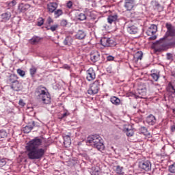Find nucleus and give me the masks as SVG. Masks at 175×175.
Listing matches in <instances>:
<instances>
[{
	"label": "nucleus",
	"instance_id": "f257e3e1",
	"mask_svg": "<svg viewBox=\"0 0 175 175\" xmlns=\"http://www.w3.org/2000/svg\"><path fill=\"white\" fill-rule=\"evenodd\" d=\"M42 143H43V139L36 137L27 144L25 150L29 159H42L44 157L46 149L39 148L42 146Z\"/></svg>",
	"mask_w": 175,
	"mask_h": 175
},
{
	"label": "nucleus",
	"instance_id": "f03ea898",
	"mask_svg": "<svg viewBox=\"0 0 175 175\" xmlns=\"http://www.w3.org/2000/svg\"><path fill=\"white\" fill-rule=\"evenodd\" d=\"M87 143L94 147V148H96L98 151H105V144H103V139L99 135H92L88 137Z\"/></svg>",
	"mask_w": 175,
	"mask_h": 175
},
{
	"label": "nucleus",
	"instance_id": "7ed1b4c3",
	"mask_svg": "<svg viewBox=\"0 0 175 175\" xmlns=\"http://www.w3.org/2000/svg\"><path fill=\"white\" fill-rule=\"evenodd\" d=\"M36 94L38 99L44 105H49V103H51V97L50 96V94L47 92V88L43 86H39L36 89Z\"/></svg>",
	"mask_w": 175,
	"mask_h": 175
},
{
	"label": "nucleus",
	"instance_id": "20e7f679",
	"mask_svg": "<svg viewBox=\"0 0 175 175\" xmlns=\"http://www.w3.org/2000/svg\"><path fill=\"white\" fill-rule=\"evenodd\" d=\"M99 90H100V80L96 79L90 84L88 94H89V95H95L99 92Z\"/></svg>",
	"mask_w": 175,
	"mask_h": 175
},
{
	"label": "nucleus",
	"instance_id": "39448f33",
	"mask_svg": "<svg viewBox=\"0 0 175 175\" xmlns=\"http://www.w3.org/2000/svg\"><path fill=\"white\" fill-rule=\"evenodd\" d=\"M10 81L12 83L11 88L14 91H21L22 90L23 86L21 83L17 80V76L16 75H11L10 77Z\"/></svg>",
	"mask_w": 175,
	"mask_h": 175
},
{
	"label": "nucleus",
	"instance_id": "423d86ee",
	"mask_svg": "<svg viewBox=\"0 0 175 175\" xmlns=\"http://www.w3.org/2000/svg\"><path fill=\"white\" fill-rule=\"evenodd\" d=\"M158 31V27L156 25H151L146 31V35L148 36H150L149 38V40H155L157 39V36L155 33H157Z\"/></svg>",
	"mask_w": 175,
	"mask_h": 175
},
{
	"label": "nucleus",
	"instance_id": "0eeeda50",
	"mask_svg": "<svg viewBox=\"0 0 175 175\" xmlns=\"http://www.w3.org/2000/svg\"><path fill=\"white\" fill-rule=\"evenodd\" d=\"M165 28H167V31L165 32V38H174L175 36V27L172 26L170 23L165 24Z\"/></svg>",
	"mask_w": 175,
	"mask_h": 175
},
{
	"label": "nucleus",
	"instance_id": "6e6552de",
	"mask_svg": "<svg viewBox=\"0 0 175 175\" xmlns=\"http://www.w3.org/2000/svg\"><path fill=\"white\" fill-rule=\"evenodd\" d=\"M139 167L142 171L150 172L151 170V162L148 160L139 163Z\"/></svg>",
	"mask_w": 175,
	"mask_h": 175
},
{
	"label": "nucleus",
	"instance_id": "1a4fd4ad",
	"mask_svg": "<svg viewBox=\"0 0 175 175\" xmlns=\"http://www.w3.org/2000/svg\"><path fill=\"white\" fill-rule=\"evenodd\" d=\"M100 44L104 47H111V46H116V42H114V40L106 37L101 38Z\"/></svg>",
	"mask_w": 175,
	"mask_h": 175
},
{
	"label": "nucleus",
	"instance_id": "9d476101",
	"mask_svg": "<svg viewBox=\"0 0 175 175\" xmlns=\"http://www.w3.org/2000/svg\"><path fill=\"white\" fill-rule=\"evenodd\" d=\"M86 79L88 81H92L96 79V74L93 68H90L86 72Z\"/></svg>",
	"mask_w": 175,
	"mask_h": 175
},
{
	"label": "nucleus",
	"instance_id": "9b49d317",
	"mask_svg": "<svg viewBox=\"0 0 175 175\" xmlns=\"http://www.w3.org/2000/svg\"><path fill=\"white\" fill-rule=\"evenodd\" d=\"M135 0H125L124 8L127 12H131V10H133V8H135Z\"/></svg>",
	"mask_w": 175,
	"mask_h": 175
},
{
	"label": "nucleus",
	"instance_id": "f8f14e48",
	"mask_svg": "<svg viewBox=\"0 0 175 175\" xmlns=\"http://www.w3.org/2000/svg\"><path fill=\"white\" fill-rule=\"evenodd\" d=\"M90 60L94 63L100 61V53L97 51H92L90 53Z\"/></svg>",
	"mask_w": 175,
	"mask_h": 175
},
{
	"label": "nucleus",
	"instance_id": "ddd939ff",
	"mask_svg": "<svg viewBox=\"0 0 175 175\" xmlns=\"http://www.w3.org/2000/svg\"><path fill=\"white\" fill-rule=\"evenodd\" d=\"M35 126H36V123H35V121L31 120L29 122L28 125L23 128L24 133H29V132H31V131H32Z\"/></svg>",
	"mask_w": 175,
	"mask_h": 175
},
{
	"label": "nucleus",
	"instance_id": "4468645a",
	"mask_svg": "<svg viewBox=\"0 0 175 175\" xmlns=\"http://www.w3.org/2000/svg\"><path fill=\"white\" fill-rule=\"evenodd\" d=\"M146 122L148 125H155L157 124V118L154 115L150 114L147 116Z\"/></svg>",
	"mask_w": 175,
	"mask_h": 175
},
{
	"label": "nucleus",
	"instance_id": "2eb2a0df",
	"mask_svg": "<svg viewBox=\"0 0 175 175\" xmlns=\"http://www.w3.org/2000/svg\"><path fill=\"white\" fill-rule=\"evenodd\" d=\"M150 77L154 81H158V80H159V77H161L160 72L157 70H152Z\"/></svg>",
	"mask_w": 175,
	"mask_h": 175
},
{
	"label": "nucleus",
	"instance_id": "dca6fc26",
	"mask_svg": "<svg viewBox=\"0 0 175 175\" xmlns=\"http://www.w3.org/2000/svg\"><path fill=\"white\" fill-rule=\"evenodd\" d=\"M58 8V4L55 2L49 3L47 4V9L49 13H54V11Z\"/></svg>",
	"mask_w": 175,
	"mask_h": 175
},
{
	"label": "nucleus",
	"instance_id": "f3484780",
	"mask_svg": "<svg viewBox=\"0 0 175 175\" xmlns=\"http://www.w3.org/2000/svg\"><path fill=\"white\" fill-rule=\"evenodd\" d=\"M85 36H87V34L85 33V31L83 30H79L75 34V38L79 40H82V39H85Z\"/></svg>",
	"mask_w": 175,
	"mask_h": 175
},
{
	"label": "nucleus",
	"instance_id": "a211bd4d",
	"mask_svg": "<svg viewBox=\"0 0 175 175\" xmlns=\"http://www.w3.org/2000/svg\"><path fill=\"white\" fill-rule=\"evenodd\" d=\"M117 20H118V15L117 14L109 15L107 18V21L109 24H113V23L115 24Z\"/></svg>",
	"mask_w": 175,
	"mask_h": 175
},
{
	"label": "nucleus",
	"instance_id": "6ab92c4d",
	"mask_svg": "<svg viewBox=\"0 0 175 175\" xmlns=\"http://www.w3.org/2000/svg\"><path fill=\"white\" fill-rule=\"evenodd\" d=\"M10 17H12V14L9 12L3 13L1 14V18L3 23H6V21H9L10 20Z\"/></svg>",
	"mask_w": 175,
	"mask_h": 175
},
{
	"label": "nucleus",
	"instance_id": "aec40b11",
	"mask_svg": "<svg viewBox=\"0 0 175 175\" xmlns=\"http://www.w3.org/2000/svg\"><path fill=\"white\" fill-rule=\"evenodd\" d=\"M110 102L112 105H115V106H119V105L121 103V100L117 96H111L110 98Z\"/></svg>",
	"mask_w": 175,
	"mask_h": 175
},
{
	"label": "nucleus",
	"instance_id": "412c9836",
	"mask_svg": "<svg viewBox=\"0 0 175 175\" xmlns=\"http://www.w3.org/2000/svg\"><path fill=\"white\" fill-rule=\"evenodd\" d=\"M63 43L64 46H71L72 43H73V38L70 36H66Z\"/></svg>",
	"mask_w": 175,
	"mask_h": 175
},
{
	"label": "nucleus",
	"instance_id": "4be33fe9",
	"mask_svg": "<svg viewBox=\"0 0 175 175\" xmlns=\"http://www.w3.org/2000/svg\"><path fill=\"white\" fill-rule=\"evenodd\" d=\"M127 31L129 33L135 34L137 33V27L135 25H129L127 27Z\"/></svg>",
	"mask_w": 175,
	"mask_h": 175
},
{
	"label": "nucleus",
	"instance_id": "5701e85b",
	"mask_svg": "<svg viewBox=\"0 0 175 175\" xmlns=\"http://www.w3.org/2000/svg\"><path fill=\"white\" fill-rule=\"evenodd\" d=\"M63 139H64V146L68 147V146H70L71 144L70 136L65 135V136L63 137Z\"/></svg>",
	"mask_w": 175,
	"mask_h": 175
},
{
	"label": "nucleus",
	"instance_id": "b1692460",
	"mask_svg": "<svg viewBox=\"0 0 175 175\" xmlns=\"http://www.w3.org/2000/svg\"><path fill=\"white\" fill-rule=\"evenodd\" d=\"M40 42V38L38 36H33L29 40V43L31 44H38Z\"/></svg>",
	"mask_w": 175,
	"mask_h": 175
},
{
	"label": "nucleus",
	"instance_id": "393cba45",
	"mask_svg": "<svg viewBox=\"0 0 175 175\" xmlns=\"http://www.w3.org/2000/svg\"><path fill=\"white\" fill-rule=\"evenodd\" d=\"M28 8H29V5L21 3L19 4L18 9L20 12H25Z\"/></svg>",
	"mask_w": 175,
	"mask_h": 175
},
{
	"label": "nucleus",
	"instance_id": "a878e982",
	"mask_svg": "<svg viewBox=\"0 0 175 175\" xmlns=\"http://www.w3.org/2000/svg\"><path fill=\"white\" fill-rule=\"evenodd\" d=\"M140 131L143 135L145 136H147L148 137H151V133H148V131L147 130V128L145 126L141 127Z\"/></svg>",
	"mask_w": 175,
	"mask_h": 175
},
{
	"label": "nucleus",
	"instance_id": "bb28decb",
	"mask_svg": "<svg viewBox=\"0 0 175 175\" xmlns=\"http://www.w3.org/2000/svg\"><path fill=\"white\" fill-rule=\"evenodd\" d=\"M37 72H38V68L33 66H31V68L29 69V73L32 77H35V75H36Z\"/></svg>",
	"mask_w": 175,
	"mask_h": 175
},
{
	"label": "nucleus",
	"instance_id": "cd10ccee",
	"mask_svg": "<svg viewBox=\"0 0 175 175\" xmlns=\"http://www.w3.org/2000/svg\"><path fill=\"white\" fill-rule=\"evenodd\" d=\"M125 132H126V136H129V137L133 136V134H134L133 129H125Z\"/></svg>",
	"mask_w": 175,
	"mask_h": 175
},
{
	"label": "nucleus",
	"instance_id": "c85d7f7f",
	"mask_svg": "<svg viewBox=\"0 0 175 175\" xmlns=\"http://www.w3.org/2000/svg\"><path fill=\"white\" fill-rule=\"evenodd\" d=\"M54 14L56 18H58L59 17V16H62V14H64V12L62 11V10L59 9L56 11H54Z\"/></svg>",
	"mask_w": 175,
	"mask_h": 175
},
{
	"label": "nucleus",
	"instance_id": "c756f323",
	"mask_svg": "<svg viewBox=\"0 0 175 175\" xmlns=\"http://www.w3.org/2000/svg\"><path fill=\"white\" fill-rule=\"evenodd\" d=\"M87 18V16H85V14L84 13H81L78 15L77 19L79 20L80 21H84Z\"/></svg>",
	"mask_w": 175,
	"mask_h": 175
},
{
	"label": "nucleus",
	"instance_id": "7c9ffc66",
	"mask_svg": "<svg viewBox=\"0 0 175 175\" xmlns=\"http://www.w3.org/2000/svg\"><path fill=\"white\" fill-rule=\"evenodd\" d=\"M58 29V25H53L51 26L50 27H47V30H51L52 32H54L55 31H57Z\"/></svg>",
	"mask_w": 175,
	"mask_h": 175
},
{
	"label": "nucleus",
	"instance_id": "2f4dec72",
	"mask_svg": "<svg viewBox=\"0 0 175 175\" xmlns=\"http://www.w3.org/2000/svg\"><path fill=\"white\" fill-rule=\"evenodd\" d=\"M168 91H169V92H171V94H172V95H174V94H175L174 86H173L172 85H170L168 86Z\"/></svg>",
	"mask_w": 175,
	"mask_h": 175
},
{
	"label": "nucleus",
	"instance_id": "473e14b6",
	"mask_svg": "<svg viewBox=\"0 0 175 175\" xmlns=\"http://www.w3.org/2000/svg\"><path fill=\"white\" fill-rule=\"evenodd\" d=\"M43 24H44V19H43V18H38V21L37 23V25L38 27H42V25H43Z\"/></svg>",
	"mask_w": 175,
	"mask_h": 175
},
{
	"label": "nucleus",
	"instance_id": "72a5a7b5",
	"mask_svg": "<svg viewBox=\"0 0 175 175\" xmlns=\"http://www.w3.org/2000/svg\"><path fill=\"white\" fill-rule=\"evenodd\" d=\"M135 58H137V60L142 59L143 58V53L142 52H137L135 55Z\"/></svg>",
	"mask_w": 175,
	"mask_h": 175
},
{
	"label": "nucleus",
	"instance_id": "f704fd0d",
	"mask_svg": "<svg viewBox=\"0 0 175 175\" xmlns=\"http://www.w3.org/2000/svg\"><path fill=\"white\" fill-rule=\"evenodd\" d=\"M17 73L19 76H21V77H24L25 76V72L20 68L17 70Z\"/></svg>",
	"mask_w": 175,
	"mask_h": 175
},
{
	"label": "nucleus",
	"instance_id": "c9c22d12",
	"mask_svg": "<svg viewBox=\"0 0 175 175\" xmlns=\"http://www.w3.org/2000/svg\"><path fill=\"white\" fill-rule=\"evenodd\" d=\"M169 172L170 173H175V163L169 166Z\"/></svg>",
	"mask_w": 175,
	"mask_h": 175
},
{
	"label": "nucleus",
	"instance_id": "e433bc0d",
	"mask_svg": "<svg viewBox=\"0 0 175 175\" xmlns=\"http://www.w3.org/2000/svg\"><path fill=\"white\" fill-rule=\"evenodd\" d=\"M116 172L118 174H121V173H122V167H121L120 165H118L116 167Z\"/></svg>",
	"mask_w": 175,
	"mask_h": 175
},
{
	"label": "nucleus",
	"instance_id": "4c0bfd02",
	"mask_svg": "<svg viewBox=\"0 0 175 175\" xmlns=\"http://www.w3.org/2000/svg\"><path fill=\"white\" fill-rule=\"evenodd\" d=\"M8 5L10 8H13V6H16V5H17V2L16 1V0H12L8 3Z\"/></svg>",
	"mask_w": 175,
	"mask_h": 175
},
{
	"label": "nucleus",
	"instance_id": "58836bf2",
	"mask_svg": "<svg viewBox=\"0 0 175 175\" xmlns=\"http://www.w3.org/2000/svg\"><path fill=\"white\" fill-rule=\"evenodd\" d=\"M60 25L62 27H66V25H68V21H66V20H62L60 23Z\"/></svg>",
	"mask_w": 175,
	"mask_h": 175
},
{
	"label": "nucleus",
	"instance_id": "ea45409f",
	"mask_svg": "<svg viewBox=\"0 0 175 175\" xmlns=\"http://www.w3.org/2000/svg\"><path fill=\"white\" fill-rule=\"evenodd\" d=\"M167 59L173 61V55L172 53H167Z\"/></svg>",
	"mask_w": 175,
	"mask_h": 175
},
{
	"label": "nucleus",
	"instance_id": "a19ab883",
	"mask_svg": "<svg viewBox=\"0 0 175 175\" xmlns=\"http://www.w3.org/2000/svg\"><path fill=\"white\" fill-rule=\"evenodd\" d=\"M72 6H73V2H72V1H69L67 3V8H68V9H72Z\"/></svg>",
	"mask_w": 175,
	"mask_h": 175
},
{
	"label": "nucleus",
	"instance_id": "79ce46f5",
	"mask_svg": "<svg viewBox=\"0 0 175 175\" xmlns=\"http://www.w3.org/2000/svg\"><path fill=\"white\" fill-rule=\"evenodd\" d=\"M69 112L68 111V110H65V113H64L62 114V118H65V117H68V116H69Z\"/></svg>",
	"mask_w": 175,
	"mask_h": 175
},
{
	"label": "nucleus",
	"instance_id": "37998d69",
	"mask_svg": "<svg viewBox=\"0 0 175 175\" xmlns=\"http://www.w3.org/2000/svg\"><path fill=\"white\" fill-rule=\"evenodd\" d=\"M107 61H114V57L111 56V55H109L107 57Z\"/></svg>",
	"mask_w": 175,
	"mask_h": 175
},
{
	"label": "nucleus",
	"instance_id": "c03bdc74",
	"mask_svg": "<svg viewBox=\"0 0 175 175\" xmlns=\"http://www.w3.org/2000/svg\"><path fill=\"white\" fill-rule=\"evenodd\" d=\"M19 105H20V106H23V107L25 106V103H24V100L20 99L19 100Z\"/></svg>",
	"mask_w": 175,
	"mask_h": 175
},
{
	"label": "nucleus",
	"instance_id": "a18cd8bd",
	"mask_svg": "<svg viewBox=\"0 0 175 175\" xmlns=\"http://www.w3.org/2000/svg\"><path fill=\"white\" fill-rule=\"evenodd\" d=\"M172 132H175V126H172L171 128Z\"/></svg>",
	"mask_w": 175,
	"mask_h": 175
},
{
	"label": "nucleus",
	"instance_id": "49530a36",
	"mask_svg": "<svg viewBox=\"0 0 175 175\" xmlns=\"http://www.w3.org/2000/svg\"><path fill=\"white\" fill-rule=\"evenodd\" d=\"M51 23H53V20H51V18H50L49 21V24H51Z\"/></svg>",
	"mask_w": 175,
	"mask_h": 175
},
{
	"label": "nucleus",
	"instance_id": "de8ad7c7",
	"mask_svg": "<svg viewBox=\"0 0 175 175\" xmlns=\"http://www.w3.org/2000/svg\"><path fill=\"white\" fill-rule=\"evenodd\" d=\"M0 137H2V133H0Z\"/></svg>",
	"mask_w": 175,
	"mask_h": 175
},
{
	"label": "nucleus",
	"instance_id": "09e8293b",
	"mask_svg": "<svg viewBox=\"0 0 175 175\" xmlns=\"http://www.w3.org/2000/svg\"><path fill=\"white\" fill-rule=\"evenodd\" d=\"M167 175H174V174H167Z\"/></svg>",
	"mask_w": 175,
	"mask_h": 175
},
{
	"label": "nucleus",
	"instance_id": "8fccbe9b",
	"mask_svg": "<svg viewBox=\"0 0 175 175\" xmlns=\"http://www.w3.org/2000/svg\"><path fill=\"white\" fill-rule=\"evenodd\" d=\"M3 163H4V165H5V163H6V162L4 161V162H3Z\"/></svg>",
	"mask_w": 175,
	"mask_h": 175
},
{
	"label": "nucleus",
	"instance_id": "3c124183",
	"mask_svg": "<svg viewBox=\"0 0 175 175\" xmlns=\"http://www.w3.org/2000/svg\"><path fill=\"white\" fill-rule=\"evenodd\" d=\"M155 50H156V51H158V50L157 49Z\"/></svg>",
	"mask_w": 175,
	"mask_h": 175
},
{
	"label": "nucleus",
	"instance_id": "603ef678",
	"mask_svg": "<svg viewBox=\"0 0 175 175\" xmlns=\"http://www.w3.org/2000/svg\"><path fill=\"white\" fill-rule=\"evenodd\" d=\"M157 6H159V4H157Z\"/></svg>",
	"mask_w": 175,
	"mask_h": 175
},
{
	"label": "nucleus",
	"instance_id": "864d4df0",
	"mask_svg": "<svg viewBox=\"0 0 175 175\" xmlns=\"http://www.w3.org/2000/svg\"><path fill=\"white\" fill-rule=\"evenodd\" d=\"M44 147H47V146H45Z\"/></svg>",
	"mask_w": 175,
	"mask_h": 175
}]
</instances>
